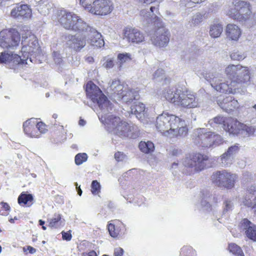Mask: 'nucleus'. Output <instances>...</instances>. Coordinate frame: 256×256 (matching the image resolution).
I'll return each instance as SVG.
<instances>
[{
  "instance_id": "obj_1",
  "label": "nucleus",
  "mask_w": 256,
  "mask_h": 256,
  "mask_svg": "<svg viewBox=\"0 0 256 256\" xmlns=\"http://www.w3.org/2000/svg\"><path fill=\"white\" fill-rule=\"evenodd\" d=\"M224 72L229 80L223 82L220 74L210 79L212 86L218 92L234 94L239 91L242 85L250 83V70L247 66L230 64L226 67Z\"/></svg>"
},
{
  "instance_id": "obj_2",
  "label": "nucleus",
  "mask_w": 256,
  "mask_h": 256,
  "mask_svg": "<svg viewBox=\"0 0 256 256\" xmlns=\"http://www.w3.org/2000/svg\"><path fill=\"white\" fill-rule=\"evenodd\" d=\"M22 31L25 33L21 34L22 44V56L6 52L0 53V63L4 64L10 68H15L18 65L28 64V59L29 61L32 62L30 56L36 57L40 52L38 41L35 36L32 34L26 26L22 27Z\"/></svg>"
},
{
  "instance_id": "obj_3",
  "label": "nucleus",
  "mask_w": 256,
  "mask_h": 256,
  "mask_svg": "<svg viewBox=\"0 0 256 256\" xmlns=\"http://www.w3.org/2000/svg\"><path fill=\"white\" fill-rule=\"evenodd\" d=\"M98 118L102 122L106 125L110 132L122 138H135L140 134V130L137 126L129 124L122 120L119 117L109 114L108 112L101 115L99 113Z\"/></svg>"
},
{
  "instance_id": "obj_4",
  "label": "nucleus",
  "mask_w": 256,
  "mask_h": 256,
  "mask_svg": "<svg viewBox=\"0 0 256 256\" xmlns=\"http://www.w3.org/2000/svg\"><path fill=\"white\" fill-rule=\"evenodd\" d=\"M162 96L170 102L180 108H192L200 106L199 100L195 94L182 92L180 90L166 88L162 91Z\"/></svg>"
},
{
  "instance_id": "obj_5",
  "label": "nucleus",
  "mask_w": 256,
  "mask_h": 256,
  "mask_svg": "<svg viewBox=\"0 0 256 256\" xmlns=\"http://www.w3.org/2000/svg\"><path fill=\"white\" fill-rule=\"evenodd\" d=\"M224 10L227 16L240 22L246 21L252 14L250 4L242 0H232Z\"/></svg>"
},
{
  "instance_id": "obj_6",
  "label": "nucleus",
  "mask_w": 256,
  "mask_h": 256,
  "mask_svg": "<svg viewBox=\"0 0 256 256\" xmlns=\"http://www.w3.org/2000/svg\"><path fill=\"white\" fill-rule=\"evenodd\" d=\"M87 96L94 103H96L100 110L98 113L104 114L112 110V107L106 96L102 92L100 88L92 82H88L86 86ZM99 114H98V115Z\"/></svg>"
},
{
  "instance_id": "obj_7",
  "label": "nucleus",
  "mask_w": 256,
  "mask_h": 256,
  "mask_svg": "<svg viewBox=\"0 0 256 256\" xmlns=\"http://www.w3.org/2000/svg\"><path fill=\"white\" fill-rule=\"evenodd\" d=\"M87 96L94 103H96L100 110L98 113L104 114L112 110V107L106 96L102 92L100 88L92 82H88L86 86ZM99 114H98V115Z\"/></svg>"
},
{
  "instance_id": "obj_8",
  "label": "nucleus",
  "mask_w": 256,
  "mask_h": 256,
  "mask_svg": "<svg viewBox=\"0 0 256 256\" xmlns=\"http://www.w3.org/2000/svg\"><path fill=\"white\" fill-rule=\"evenodd\" d=\"M180 118L168 113L159 114L156 119V126L158 131L166 136L175 134L176 128L180 124Z\"/></svg>"
},
{
  "instance_id": "obj_9",
  "label": "nucleus",
  "mask_w": 256,
  "mask_h": 256,
  "mask_svg": "<svg viewBox=\"0 0 256 256\" xmlns=\"http://www.w3.org/2000/svg\"><path fill=\"white\" fill-rule=\"evenodd\" d=\"M196 136L195 143L202 148H215L224 142L222 136L212 132H207L204 128L196 129L194 132Z\"/></svg>"
},
{
  "instance_id": "obj_10",
  "label": "nucleus",
  "mask_w": 256,
  "mask_h": 256,
  "mask_svg": "<svg viewBox=\"0 0 256 256\" xmlns=\"http://www.w3.org/2000/svg\"><path fill=\"white\" fill-rule=\"evenodd\" d=\"M85 10L100 16H105L112 10L110 0H80Z\"/></svg>"
},
{
  "instance_id": "obj_11",
  "label": "nucleus",
  "mask_w": 256,
  "mask_h": 256,
  "mask_svg": "<svg viewBox=\"0 0 256 256\" xmlns=\"http://www.w3.org/2000/svg\"><path fill=\"white\" fill-rule=\"evenodd\" d=\"M209 162L206 155L196 153L186 156L183 160L182 164L192 172H199L206 168Z\"/></svg>"
},
{
  "instance_id": "obj_12",
  "label": "nucleus",
  "mask_w": 256,
  "mask_h": 256,
  "mask_svg": "<svg viewBox=\"0 0 256 256\" xmlns=\"http://www.w3.org/2000/svg\"><path fill=\"white\" fill-rule=\"evenodd\" d=\"M20 41V34L15 29L4 30L0 32V46L14 50Z\"/></svg>"
},
{
  "instance_id": "obj_13",
  "label": "nucleus",
  "mask_w": 256,
  "mask_h": 256,
  "mask_svg": "<svg viewBox=\"0 0 256 256\" xmlns=\"http://www.w3.org/2000/svg\"><path fill=\"white\" fill-rule=\"evenodd\" d=\"M23 128L25 134L30 138H39L48 130L45 124L38 122L35 118L26 120L23 124Z\"/></svg>"
},
{
  "instance_id": "obj_14",
  "label": "nucleus",
  "mask_w": 256,
  "mask_h": 256,
  "mask_svg": "<svg viewBox=\"0 0 256 256\" xmlns=\"http://www.w3.org/2000/svg\"><path fill=\"white\" fill-rule=\"evenodd\" d=\"M158 28L154 33L150 34V40L153 45L158 48L166 47L170 41V34L165 28L162 22L157 25Z\"/></svg>"
},
{
  "instance_id": "obj_15",
  "label": "nucleus",
  "mask_w": 256,
  "mask_h": 256,
  "mask_svg": "<svg viewBox=\"0 0 256 256\" xmlns=\"http://www.w3.org/2000/svg\"><path fill=\"white\" fill-rule=\"evenodd\" d=\"M238 176L235 174L228 172L225 170L218 171L214 173L212 179L214 183L220 186L228 188L234 187Z\"/></svg>"
},
{
  "instance_id": "obj_16",
  "label": "nucleus",
  "mask_w": 256,
  "mask_h": 256,
  "mask_svg": "<svg viewBox=\"0 0 256 256\" xmlns=\"http://www.w3.org/2000/svg\"><path fill=\"white\" fill-rule=\"evenodd\" d=\"M124 40H126L132 44H141L145 41L144 34L134 28L126 27L122 32Z\"/></svg>"
},
{
  "instance_id": "obj_17",
  "label": "nucleus",
  "mask_w": 256,
  "mask_h": 256,
  "mask_svg": "<svg viewBox=\"0 0 256 256\" xmlns=\"http://www.w3.org/2000/svg\"><path fill=\"white\" fill-rule=\"evenodd\" d=\"M57 14L58 20L60 24L66 29L72 30L78 15L66 10H58Z\"/></svg>"
},
{
  "instance_id": "obj_18",
  "label": "nucleus",
  "mask_w": 256,
  "mask_h": 256,
  "mask_svg": "<svg viewBox=\"0 0 256 256\" xmlns=\"http://www.w3.org/2000/svg\"><path fill=\"white\" fill-rule=\"evenodd\" d=\"M66 46L76 52L80 50L86 44L84 38L80 36L68 35L66 37Z\"/></svg>"
},
{
  "instance_id": "obj_19",
  "label": "nucleus",
  "mask_w": 256,
  "mask_h": 256,
  "mask_svg": "<svg viewBox=\"0 0 256 256\" xmlns=\"http://www.w3.org/2000/svg\"><path fill=\"white\" fill-rule=\"evenodd\" d=\"M126 85L122 83L118 79L112 80L108 82V86L106 88L108 94L118 100L120 97Z\"/></svg>"
},
{
  "instance_id": "obj_20",
  "label": "nucleus",
  "mask_w": 256,
  "mask_h": 256,
  "mask_svg": "<svg viewBox=\"0 0 256 256\" xmlns=\"http://www.w3.org/2000/svg\"><path fill=\"white\" fill-rule=\"evenodd\" d=\"M155 9V7L151 6L149 10H142L140 11V19L144 25H147L150 23L154 22V25L156 26L160 22H162L159 18L154 16L153 12Z\"/></svg>"
},
{
  "instance_id": "obj_21",
  "label": "nucleus",
  "mask_w": 256,
  "mask_h": 256,
  "mask_svg": "<svg viewBox=\"0 0 256 256\" xmlns=\"http://www.w3.org/2000/svg\"><path fill=\"white\" fill-rule=\"evenodd\" d=\"M11 16L18 18H28L32 16V10L27 4H22L12 8Z\"/></svg>"
},
{
  "instance_id": "obj_22",
  "label": "nucleus",
  "mask_w": 256,
  "mask_h": 256,
  "mask_svg": "<svg viewBox=\"0 0 256 256\" xmlns=\"http://www.w3.org/2000/svg\"><path fill=\"white\" fill-rule=\"evenodd\" d=\"M243 123L231 118H228L226 127L224 130L234 136H240Z\"/></svg>"
},
{
  "instance_id": "obj_23",
  "label": "nucleus",
  "mask_w": 256,
  "mask_h": 256,
  "mask_svg": "<svg viewBox=\"0 0 256 256\" xmlns=\"http://www.w3.org/2000/svg\"><path fill=\"white\" fill-rule=\"evenodd\" d=\"M240 228L245 230L246 236L250 240L256 241V226L247 219H244L240 224Z\"/></svg>"
},
{
  "instance_id": "obj_24",
  "label": "nucleus",
  "mask_w": 256,
  "mask_h": 256,
  "mask_svg": "<svg viewBox=\"0 0 256 256\" xmlns=\"http://www.w3.org/2000/svg\"><path fill=\"white\" fill-rule=\"evenodd\" d=\"M87 34L88 37V40L91 45L98 48L104 46V42L101 34L96 29L92 28Z\"/></svg>"
},
{
  "instance_id": "obj_25",
  "label": "nucleus",
  "mask_w": 256,
  "mask_h": 256,
  "mask_svg": "<svg viewBox=\"0 0 256 256\" xmlns=\"http://www.w3.org/2000/svg\"><path fill=\"white\" fill-rule=\"evenodd\" d=\"M226 36L230 40L237 41L242 34L240 28L236 24H228L226 30Z\"/></svg>"
},
{
  "instance_id": "obj_26",
  "label": "nucleus",
  "mask_w": 256,
  "mask_h": 256,
  "mask_svg": "<svg viewBox=\"0 0 256 256\" xmlns=\"http://www.w3.org/2000/svg\"><path fill=\"white\" fill-rule=\"evenodd\" d=\"M130 112L132 114H135L136 117L140 120H142L147 116L144 104L139 102H136L131 106Z\"/></svg>"
},
{
  "instance_id": "obj_27",
  "label": "nucleus",
  "mask_w": 256,
  "mask_h": 256,
  "mask_svg": "<svg viewBox=\"0 0 256 256\" xmlns=\"http://www.w3.org/2000/svg\"><path fill=\"white\" fill-rule=\"evenodd\" d=\"M138 92L126 86L122 93L120 95L118 100H122L125 102H128L138 98Z\"/></svg>"
},
{
  "instance_id": "obj_28",
  "label": "nucleus",
  "mask_w": 256,
  "mask_h": 256,
  "mask_svg": "<svg viewBox=\"0 0 256 256\" xmlns=\"http://www.w3.org/2000/svg\"><path fill=\"white\" fill-rule=\"evenodd\" d=\"M75 21L74 26L72 29L73 31L78 32H86L88 34L92 28L78 16Z\"/></svg>"
},
{
  "instance_id": "obj_29",
  "label": "nucleus",
  "mask_w": 256,
  "mask_h": 256,
  "mask_svg": "<svg viewBox=\"0 0 256 256\" xmlns=\"http://www.w3.org/2000/svg\"><path fill=\"white\" fill-rule=\"evenodd\" d=\"M18 202L20 206L30 207L34 203V198L32 194L22 192L18 197Z\"/></svg>"
},
{
  "instance_id": "obj_30",
  "label": "nucleus",
  "mask_w": 256,
  "mask_h": 256,
  "mask_svg": "<svg viewBox=\"0 0 256 256\" xmlns=\"http://www.w3.org/2000/svg\"><path fill=\"white\" fill-rule=\"evenodd\" d=\"M228 120V118L221 115H218L210 120L206 126H210L211 127L215 128L218 126L222 125L224 129L226 127Z\"/></svg>"
},
{
  "instance_id": "obj_31",
  "label": "nucleus",
  "mask_w": 256,
  "mask_h": 256,
  "mask_svg": "<svg viewBox=\"0 0 256 256\" xmlns=\"http://www.w3.org/2000/svg\"><path fill=\"white\" fill-rule=\"evenodd\" d=\"M200 196L201 198L200 204L202 207L206 210H208L211 207V195L207 190H204L200 192Z\"/></svg>"
},
{
  "instance_id": "obj_32",
  "label": "nucleus",
  "mask_w": 256,
  "mask_h": 256,
  "mask_svg": "<svg viewBox=\"0 0 256 256\" xmlns=\"http://www.w3.org/2000/svg\"><path fill=\"white\" fill-rule=\"evenodd\" d=\"M118 70H121L124 64L130 62L132 60V56L129 53L120 54L118 56Z\"/></svg>"
},
{
  "instance_id": "obj_33",
  "label": "nucleus",
  "mask_w": 256,
  "mask_h": 256,
  "mask_svg": "<svg viewBox=\"0 0 256 256\" xmlns=\"http://www.w3.org/2000/svg\"><path fill=\"white\" fill-rule=\"evenodd\" d=\"M180 122L178 126L176 128V134H172L170 137L178 136V135L184 136L187 134L188 130L187 127L186 126L184 120H182L180 118Z\"/></svg>"
},
{
  "instance_id": "obj_34",
  "label": "nucleus",
  "mask_w": 256,
  "mask_h": 256,
  "mask_svg": "<svg viewBox=\"0 0 256 256\" xmlns=\"http://www.w3.org/2000/svg\"><path fill=\"white\" fill-rule=\"evenodd\" d=\"M138 146L140 150L146 154L152 152L154 149V144L150 141L147 142H140Z\"/></svg>"
},
{
  "instance_id": "obj_35",
  "label": "nucleus",
  "mask_w": 256,
  "mask_h": 256,
  "mask_svg": "<svg viewBox=\"0 0 256 256\" xmlns=\"http://www.w3.org/2000/svg\"><path fill=\"white\" fill-rule=\"evenodd\" d=\"M222 30L223 28L221 24H214L210 27V34L212 37L216 38L220 36Z\"/></svg>"
},
{
  "instance_id": "obj_36",
  "label": "nucleus",
  "mask_w": 256,
  "mask_h": 256,
  "mask_svg": "<svg viewBox=\"0 0 256 256\" xmlns=\"http://www.w3.org/2000/svg\"><path fill=\"white\" fill-rule=\"evenodd\" d=\"M256 128L254 126H248L243 124L242 126V134L240 136L244 137H248L254 135Z\"/></svg>"
},
{
  "instance_id": "obj_37",
  "label": "nucleus",
  "mask_w": 256,
  "mask_h": 256,
  "mask_svg": "<svg viewBox=\"0 0 256 256\" xmlns=\"http://www.w3.org/2000/svg\"><path fill=\"white\" fill-rule=\"evenodd\" d=\"M52 8L51 4L46 1L40 3L38 9L41 14L46 16L49 14Z\"/></svg>"
},
{
  "instance_id": "obj_38",
  "label": "nucleus",
  "mask_w": 256,
  "mask_h": 256,
  "mask_svg": "<svg viewBox=\"0 0 256 256\" xmlns=\"http://www.w3.org/2000/svg\"><path fill=\"white\" fill-rule=\"evenodd\" d=\"M235 198H228L225 200L223 202V212L226 213L232 211L234 208V202Z\"/></svg>"
},
{
  "instance_id": "obj_39",
  "label": "nucleus",
  "mask_w": 256,
  "mask_h": 256,
  "mask_svg": "<svg viewBox=\"0 0 256 256\" xmlns=\"http://www.w3.org/2000/svg\"><path fill=\"white\" fill-rule=\"evenodd\" d=\"M233 160L232 158L224 153L220 156V162L222 166H228L232 163Z\"/></svg>"
},
{
  "instance_id": "obj_40",
  "label": "nucleus",
  "mask_w": 256,
  "mask_h": 256,
  "mask_svg": "<svg viewBox=\"0 0 256 256\" xmlns=\"http://www.w3.org/2000/svg\"><path fill=\"white\" fill-rule=\"evenodd\" d=\"M224 110L227 112L233 110L238 108V102L236 100H235L232 96V100L228 102L226 105H223Z\"/></svg>"
},
{
  "instance_id": "obj_41",
  "label": "nucleus",
  "mask_w": 256,
  "mask_h": 256,
  "mask_svg": "<svg viewBox=\"0 0 256 256\" xmlns=\"http://www.w3.org/2000/svg\"><path fill=\"white\" fill-rule=\"evenodd\" d=\"M230 252L238 256H244L241 248L235 244H230L228 246Z\"/></svg>"
},
{
  "instance_id": "obj_42",
  "label": "nucleus",
  "mask_w": 256,
  "mask_h": 256,
  "mask_svg": "<svg viewBox=\"0 0 256 256\" xmlns=\"http://www.w3.org/2000/svg\"><path fill=\"white\" fill-rule=\"evenodd\" d=\"M230 57L233 60H244L246 57V55L238 50H234L230 54Z\"/></svg>"
},
{
  "instance_id": "obj_43",
  "label": "nucleus",
  "mask_w": 256,
  "mask_h": 256,
  "mask_svg": "<svg viewBox=\"0 0 256 256\" xmlns=\"http://www.w3.org/2000/svg\"><path fill=\"white\" fill-rule=\"evenodd\" d=\"M196 252L192 247L186 246L181 248L180 256H195Z\"/></svg>"
},
{
  "instance_id": "obj_44",
  "label": "nucleus",
  "mask_w": 256,
  "mask_h": 256,
  "mask_svg": "<svg viewBox=\"0 0 256 256\" xmlns=\"http://www.w3.org/2000/svg\"><path fill=\"white\" fill-rule=\"evenodd\" d=\"M238 146L237 144H234L229 147L224 153L234 160V156L238 152Z\"/></svg>"
},
{
  "instance_id": "obj_45",
  "label": "nucleus",
  "mask_w": 256,
  "mask_h": 256,
  "mask_svg": "<svg viewBox=\"0 0 256 256\" xmlns=\"http://www.w3.org/2000/svg\"><path fill=\"white\" fill-rule=\"evenodd\" d=\"M238 146L237 144H234L229 147L224 153L234 160V156L238 152Z\"/></svg>"
},
{
  "instance_id": "obj_46",
  "label": "nucleus",
  "mask_w": 256,
  "mask_h": 256,
  "mask_svg": "<svg viewBox=\"0 0 256 256\" xmlns=\"http://www.w3.org/2000/svg\"><path fill=\"white\" fill-rule=\"evenodd\" d=\"M88 156L86 153H80L75 156V163L76 165H80L86 161Z\"/></svg>"
},
{
  "instance_id": "obj_47",
  "label": "nucleus",
  "mask_w": 256,
  "mask_h": 256,
  "mask_svg": "<svg viewBox=\"0 0 256 256\" xmlns=\"http://www.w3.org/2000/svg\"><path fill=\"white\" fill-rule=\"evenodd\" d=\"M10 209V206L6 202H0V214L6 216Z\"/></svg>"
},
{
  "instance_id": "obj_48",
  "label": "nucleus",
  "mask_w": 256,
  "mask_h": 256,
  "mask_svg": "<svg viewBox=\"0 0 256 256\" xmlns=\"http://www.w3.org/2000/svg\"><path fill=\"white\" fill-rule=\"evenodd\" d=\"M108 230L110 234L113 238H118L120 235V231L118 228H116L115 226L112 224H110L108 225Z\"/></svg>"
},
{
  "instance_id": "obj_49",
  "label": "nucleus",
  "mask_w": 256,
  "mask_h": 256,
  "mask_svg": "<svg viewBox=\"0 0 256 256\" xmlns=\"http://www.w3.org/2000/svg\"><path fill=\"white\" fill-rule=\"evenodd\" d=\"M242 202L243 203L244 205L248 207H252L254 210V214L256 216V197H255L253 200V202H252L249 199L247 200L246 198H244L242 200Z\"/></svg>"
},
{
  "instance_id": "obj_50",
  "label": "nucleus",
  "mask_w": 256,
  "mask_h": 256,
  "mask_svg": "<svg viewBox=\"0 0 256 256\" xmlns=\"http://www.w3.org/2000/svg\"><path fill=\"white\" fill-rule=\"evenodd\" d=\"M100 190V185L97 180H93L91 184V192L94 195L98 194Z\"/></svg>"
},
{
  "instance_id": "obj_51",
  "label": "nucleus",
  "mask_w": 256,
  "mask_h": 256,
  "mask_svg": "<svg viewBox=\"0 0 256 256\" xmlns=\"http://www.w3.org/2000/svg\"><path fill=\"white\" fill-rule=\"evenodd\" d=\"M61 220L60 214H55L54 217L52 218L49 223L50 227H58L60 226L59 222Z\"/></svg>"
},
{
  "instance_id": "obj_52",
  "label": "nucleus",
  "mask_w": 256,
  "mask_h": 256,
  "mask_svg": "<svg viewBox=\"0 0 256 256\" xmlns=\"http://www.w3.org/2000/svg\"><path fill=\"white\" fill-rule=\"evenodd\" d=\"M203 20V15L200 13L194 14L192 19V23L194 25L200 24Z\"/></svg>"
},
{
  "instance_id": "obj_53",
  "label": "nucleus",
  "mask_w": 256,
  "mask_h": 256,
  "mask_svg": "<svg viewBox=\"0 0 256 256\" xmlns=\"http://www.w3.org/2000/svg\"><path fill=\"white\" fill-rule=\"evenodd\" d=\"M232 100V96H227L225 98H220L217 101L218 104L219 106L224 110L223 105H226L228 102Z\"/></svg>"
},
{
  "instance_id": "obj_54",
  "label": "nucleus",
  "mask_w": 256,
  "mask_h": 256,
  "mask_svg": "<svg viewBox=\"0 0 256 256\" xmlns=\"http://www.w3.org/2000/svg\"><path fill=\"white\" fill-rule=\"evenodd\" d=\"M114 158L118 162H124L128 159V157L126 154L122 152H118L114 154Z\"/></svg>"
},
{
  "instance_id": "obj_55",
  "label": "nucleus",
  "mask_w": 256,
  "mask_h": 256,
  "mask_svg": "<svg viewBox=\"0 0 256 256\" xmlns=\"http://www.w3.org/2000/svg\"><path fill=\"white\" fill-rule=\"evenodd\" d=\"M102 66L106 69L112 68L114 66V60L112 58H105L103 60Z\"/></svg>"
},
{
  "instance_id": "obj_56",
  "label": "nucleus",
  "mask_w": 256,
  "mask_h": 256,
  "mask_svg": "<svg viewBox=\"0 0 256 256\" xmlns=\"http://www.w3.org/2000/svg\"><path fill=\"white\" fill-rule=\"evenodd\" d=\"M164 70L162 69H158L154 74L153 77L154 78H160V79H162L164 77Z\"/></svg>"
},
{
  "instance_id": "obj_57",
  "label": "nucleus",
  "mask_w": 256,
  "mask_h": 256,
  "mask_svg": "<svg viewBox=\"0 0 256 256\" xmlns=\"http://www.w3.org/2000/svg\"><path fill=\"white\" fill-rule=\"evenodd\" d=\"M53 57H54V62H56V63H57L58 64H60L62 62V57L60 56V54L58 52H53Z\"/></svg>"
},
{
  "instance_id": "obj_58",
  "label": "nucleus",
  "mask_w": 256,
  "mask_h": 256,
  "mask_svg": "<svg viewBox=\"0 0 256 256\" xmlns=\"http://www.w3.org/2000/svg\"><path fill=\"white\" fill-rule=\"evenodd\" d=\"M62 238L64 240H66L67 241H70L71 240L72 236L70 231L67 232H62Z\"/></svg>"
},
{
  "instance_id": "obj_59",
  "label": "nucleus",
  "mask_w": 256,
  "mask_h": 256,
  "mask_svg": "<svg viewBox=\"0 0 256 256\" xmlns=\"http://www.w3.org/2000/svg\"><path fill=\"white\" fill-rule=\"evenodd\" d=\"M124 250L121 248H117L114 249V256H122L123 254Z\"/></svg>"
},
{
  "instance_id": "obj_60",
  "label": "nucleus",
  "mask_w": 256,
  "mask_h": 256,
  "mask_svg": "<svg viewBox=\"0 0 256 256\" xmlns=\"http://www.w3.org/2000/svg\"><path fill=\"white\" fill-rule=\"evenodd\" d=\"M247 191L250 194H255L256 193V186H251L248 188Z\"/></svg>"
},
{
  "instance_id": "obj_61",
  "label": "nucleus",
  "mask_w": 256,
  "mask_h": 256,
  "mask_svg": "<svg viewBox=\"0 0 256 256\" xmlns=\"http://www.w3.org/2000/svg\"><path fill=\"white\" fill-rule=\"evenodd\" d=\"M82 256H97V254L94 251L91 250L88 252L82 253Z\"/></svg>"
},
{
  "instance_id": "obj_62",
  "label": "nucleus",
  "mask_w": 256,
  "mask_h": 256,
  "mask_svg": "<svg viewBox=\"0 0 256 256\" xmlns=\"http://www.w3.org/2000/svg\"><path fill=\"white\" fill-rule=\"evenodd\" d=\"M27 250H28L30 253L34 254L36 252V250L31 246H28L27 247Z\"/></svg>"
},
{
  "instance_id": "obj_63",
  "label": "nucleus",
  "mask_w": 256,
  "mask_h": 256,
  "mask_svg": "<svg viewBox=\"0 0 256 256\" xmlns=\"http://www.w3.org/2000/svg\"><path fill=\"white\" fill-rule=\"evenodd\" d=\"M188 2H190L194 4H200L206 0H186Z\"/></svg>"
},
{
  "instance_id": "obj_64",
  "label": "nucleus",
  "mask_w": 256,
  "mask_h": 256,
  "mask_svg": "<svg viewBox=\"0 0 256 256\" xmlns=\"http://www.w3.org/2000/svg\"><path fill=\"white\" fill-rule=\"evenodd\" d=\"M76 189H77V191H78V194L79 196H81L82 194V190L80 189V186H79L78 187V184L77 183H76Z\"/></svg>"
}]
</instances>
